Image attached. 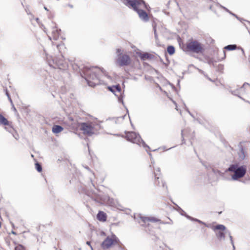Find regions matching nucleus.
Wrapping results in <instances>:
<instances>
[{
  "label": "nucleus",
  "mask_w": 250,
  "mask_h": 250,
  "mask_svg": "<svg viewBox=\"0 0 250 250\" xmlns=\"http://www.w3.org/2000/svg\"><path fill=\"white\" fill-rule=\"evenodd\" d=\"M124 3L127 6L131 7L138 14L139 18L145 21L148 20V16L144 11L145 9L149 11L144 1L142 0H124Z\"/></svg>",
  "instance_id": "obj_1"
},
{
  "label": "nucleus",
  "mask_w": 250,
  "mask_h": 250,
  "mask_svg": "<svg viewBox=\"0 0 250 250\" xmlns=\"http://www.w3.org/2000/svg\"><path fill=\"white\" fill-rule=\"evenodd\" d=\"M13 109H14L15 111H16V108H15V107L13 106Z\"/></svg>",
  "instance_id": "obj_28"
},
{
  "label": "nucleus",
  "mask_w": 250,
  "mask_h": 250,
  "mask_svg": "<svg viewBox=\"0 0 250 250\" xmlns=\"http://www.w3.org/2000/svg\"><path fill=\"white\" fill-rule=\"evenodd\" d=\"M160 171V169L159 168H157L156 169V171H155L154 173H155V176L156 177V178H157V179H159V177H157V174L156 173V172H159Z\"/></svg>",
  "instance_id": "obj_23"
},
{
  "label": "nucleus",
  "mask_w": 250,
  "mask_h": 250,
  "mask_svg": "<svg viewBox=\"0 0 250 250\" xmlns=\"http://www.w3.org/2000/svg\"><path fill=\"white\" fill-rule=\"evenodd\" d=\"M246 166L238 167L237 165H232L224 173V177L226 179L230 178L233 180H238L243 177L246 172Z\"/></svg>",
  "instance_id": "obj_3"
},
{
  "label": "nucleus",
  "mask_w": 250,
  "mask_h": 250,
  "mask_svg": "<svg viewBox=\"0 0 250 250\" xmlns=\"http://www.w3.org/2000/svg\"><path fill=\"white\" fill-rule=\"evenodd\" d=\"M187 47L189 49L196 52H199L202 48L201 44L196 41H192L188 42Z\"/></svg>",
  "instance_id": "obj_11"
},
{
  "label": "nucleus",
  "mask_w": 250,
  "mask_h": 250,
  "mask_svg": "<svg viewBox=\"0 0 250 250\" xmlns=\"http://www.w3.org/2000/svg\"><path fill=\"white\" fill-rule=\"evenodd\" d=\"M119 102H122V103H123V101L120 98L119 99Z\"/></svg>",
  "instance_id": "obj_25"
},
{
  "label": "nucleus",
  "mask_w": 250,
  "mask_h": 250,
  "mask_svg": "<svg viewBox=\"0 0 250 250\" xmlns=\"http://www.w3.org/2000/svg\"><path fill=\"white\" fill-rule=\"evenodd\" d=\"M117 238L115 235L108 236L102 242L101 247L103 249H107L117 244Z\"/></svg>",
  "instance_id": "obj_8"
},
{
  "label": "nucleus",
  "mask_w": 250,
  "mask_h": 250,
  "mask_svg": "<svg viewBox=\"0 0 250 250\" xmlns=\"http://www.w3.org/2000/svg\"><path fill=\"white\" fill-rule=\"evenodd\" d=\"M108 89L117 96H119L121 94V88L119 85L109 86Z\"/></svg>",
  "instance_id": "obj_13"
},
{
  "label": "nucleus",
  "mask_w": 250,
  "mask_h": 250,
  "mask_svg": "<svg viewBox=\"0 0 250 250\" xmlns=\"http://www.w3.org/2000/svg\"><path fill=\"white\" fill-rule=\"evenodd\" d=\"M211 229L215 232L217 237L219 239L225 238V233L226 232V227L222 225H218L212 226Z\"/></svg>",
  "instance_id": "obj_9"
},
{
  "label": "nucleus",
  "mask_w": 250,
  "mask_h": 250,
  "mask_svg": "<svg viewBox=\"0 0 250 250\" xmlns=\"http://www.w3.org/2000/svg\"><path fill=\"white\" fill-rule=\"evenodd\" d=\"M167 52L170 54V55H172L175 52V49H174V47L172 46H169L167 47Z\"/></svg>",
  "instance_id": "obj_18"
},
{
  "label": "nucleus",
  "mask_w": 250,
  "mask_h": 250,
  "mask_svg": "<svg viewBox=\"0 0 250 250\" xmlns=\"http://www.w3.org/2000/svg\"><path fill=\"white\" fill-rule=\"evenodd\" d=\"M0 125H10L9 122L1 114H0Z\"/></svg>",
  "instance_id": "obj_16"
},
{
  "label": "nucleus",
  "mask_w": 250,
  "mask_h": 250,
  "mask_svg": "<svg viewBox=\"0 0 250 250\" xmlns=\"http://www.w3.org/2000/svg\"><path fill=\"white\" fill-rule=\"evenodd\" d=\"M244 89L250 90V85L248 83H244L243 86L241 88V90L242 91Z\"/></svg>",
  "instance_id": "obj_19"
},
{
  "label": "nucleus",
  "mask_w": 250,
  "mask_h": 250,
  "mask_svg": "<svg viewBox=\"0 0 250 250\" xmlns=\"http://www.w3.org/2000/svg\"><path fill=\"white\" fill-rule=\"evenodd\" d=\"M126 138L127 140L133 143L146 146L145 143L141 139L140 136L134 132H128L126 134Z\"/></svg>",
  "instance_id": "obj_6"
},
{
  "label": "nucleus",
  "mask_w": 250,
  "mask_h": 250,
  "mask_svg": "<svg viewBox=\"0 0 250 250\" xmlns=\"http://www.w3.org/2000/svg\"><path fill=\"white\" fill-rule=\"evenodd\" d=\"M99 125L96 123H83L81 125V129L85 134L90 135L94 133L99 129Z\"/></svg>",
  "instance_id": "obj_4"
},
{
  "label": "nucleus",
  "mask_w": 250,
  "mask_h": 250,
  "mask_svg": "<svg viewBox=\"0 0 250 250\" xmlns=\"http://www.w3.org/2000/svg\"><path fill=\"white\" fill-rule=\"evenodd\" d=\"M134 55L136 57H139L143 60L150 59L151 57V55L148 53H143L139 50H135Z\"/></svg>",
  "instance_id": "obj_12"
},
{
  "label": "nucleus",
  "mask_w": 250,
  "mask_h": 250,
  "mask_svg": "<svg viewBox=\"0 0 250 250\" xmlns=\"http://www.w3.org/2000/svg\"><path fill=\"white\" fill-rule=\"evenodd\" d=\"M229 235H230V234H229ZM229 237H230L231 241H232V237L230 235H229Z\"/></svg>",
  "instance_id": "obj_27"
},
{
  "label": "nucleus",
  "mask_w": 250,
  "mask_h": 250,
  "mask_svg": "<svg viewBox=\"0 0 250 250\" xmlns=\"http://www.w3.org/2000/svg\"><path fill=\"white\" fill-rule=\"evenodd\" d=\"M159 220L157 218L152 217H146L144 216L140 217V220L138 221L139 223L141 225H147L149 226L151 225V223L159 222Z\"/></svg>",
  "instance_id": "obj_10"
},
{
  "label": "nucleus",
  "mask_w": 250,
  "mask_h": 250,
  "mask_svg": "<svg viewBox=\"0 0 250 250\" xmlns=\"http://www.w3.org/2000/svg\"><path fill=\"white\" fill-rule=\"evenodd\" d=\"M116 52L118 54V57L116 60V63L119 65H127L130 63L131 60L129 56L127 55H122L123 51L120 48L116 50Z\"/></svg>",
  "instance_id": "obj_5"
},
{
  "label": "nucleus",
  "mask_w": 250,
  "mask_h": 250,
  "mask_svg": "<svg viewBox=\"0 0 250 250\" xmlns=\"http://www.w3.org/2000/svg\"><path fill=\"white\" fill-rule=\"evenodd\" d=\"M196 221H197L198 222L200 223H203L202 222H201V221L199 220H196Z\"/></svg>",
  "instance_id": "obj_24"
},
{
  "label": "nucleus",
  "mask_w": 250,
  "mask_h": 250,
  "mask_svg": "<svg viewBox=\"0 0 250 250\" xmlns=\"http://www.w3.org/2000/svg\"><path fill=\"white\" fill-rule=\"evenodd\" d=\"M35 166H36V168L39 172H41L42 171V167L41 166V165L39 164L36 163L35 165Z\"/></svg>",
  "instance_id": "obj_22"
},
{
  "label": "nucleus",
  "mask_w": 250,
  "mask_h": 250,
  "mask_svg": "<svg viewBox=\"0 0 250 250\" xmlns=\"http://www.w3.org/2000/svg\"><path fill=\"white\" fill-rule=\"evenodd\" d=\"M15 250H25L24 249V247L22 246H21V245H19L16 246Z\"/></svg>",
  "instance_id": "obj_21"
},
{
  "label": "nucleus",
  "mask_w": 250,
  "mask_h": 250,
  "mask_svg": "<svg viewBox=\"0 0 250 250\" xmlns=\"http://www.w3.org/2000/svg\"><path fill=\"white\" fill-rule=\"evenodd\" d=\"M46 59L50 66L54 68H59L62 69L64 67L63 65V60L62 58H59L57 60H55L51 56H47Z\"/></svg>",
  "instance_id": "obj_7"
},
{
  "label": "nucleus",
  "mask_w": 250,
  "mask_h": 250,
  "mask_svg": "<svg viewBox=\"0 0 250 250\" xmlns=\"http://www.w3.org/2000/svg\"><path fill=\"white\" fill-rule=\"evenodd\" d=\"M105 74L102 69L96 67L86 68L84 71L85 79L91 86L101 83V77L102 75Z\"/></svg>",
  "instance_id": "obj_2"
},
{
  "label": "nucleus",
  "mask_w": 250,
  "mask_h": 250,
  "mask_svg": "<svg viewBox=\"0 0 250 250\" xmlns=\"http://www.w3.org/2000/svg\"><path fill=\"white\" fill-rule=\"evenodd\" d=\"M86 243H87V244H88V245H90V242H86Z\"/></svg>",
  "instance_id": "obj_29"
},
{
  "label": "nucleus",
  "mask_w": 250,
  "mask_h": 250,
  "mask_svg": "<svg viewBox=\"0 0 250 250\" xmlns=\"http://www.w3.org/2000/svg\"><path fill=\"white\" fill-rule=\"evenodd\" d=\"M63 130V128L58 125H55L52 127V132L55 134L59 133Z\"/></svg>",
  "instance_id": "obj_15"
},
{
  "label": "nucleus",
  "mask_w": 250,
  "mask_h": 250,
  "mask_svg": "<svg viewBox=\"0 0 250 250\" xmlns=\"http://www.w3.org/2000/svg\"><path fill=\"white\" fill-rule=\"evenodd\" d=\"M97 218L99 221L104 222L106 219V214L103 211H100L97 214Z\"/></svg>",
  "instance_id": "obj_14"
},
{
  "label": "nucleus",
  "mask_w": 250,
  "mask_h": 250,
  "mask_svg": "<svg viewBox=\"0 0 250 250\" xmlns=\"http://www.w3.org/2000/svg\"><path fill=\"white\" fill-rule=\"evenodd\" d=\"M236 48V45H229L225 47V49L229 50H232Z\"/></svg>",
  "instance_id": "obj_20"
},
{
  "label": "nucleus",
  "mask_w": 250,
  "mask_h": 250,
  "mask_svg": "<svg viewBox=\"0 0 250 250\" xmlns=\"http://www.w3.org/2000/svg\"><path fill=\"white\" fill-rule=\"evenodd\" d=\"M7 95L8 96H9L7 93ZM9 100L10 101V102L12 103L11 99L10 98H9Z\"/></svg>",
  "instance_id": "obj_26"
},
{
  "label": "nucleus",
  "mask_w": 250,
  "mask_h": 250,
  "mask_svg": "<svg viewBox=\"0 0 250 250\" xmlns=\"http://www.w3.org/2000/svg\"><path fill=\"white\" fill-rule=\"evenodd\" d=\"M60 30L58 29H54L52 31L53 38L54 40H56L59 37Z\"/></svg>",
  "instance_id": "obj_17"
}]
</instances>
